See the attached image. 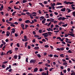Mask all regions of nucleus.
<instances>
[{
  "label": "nucleus",
  "mask_w": 75,
  "mask_h": 75,
  "mask_svg": "<svg viewBox=\"0 0 75 75\" xmlns=\"http://www.w3.org/2000/svg\"><path fill=\"white\" fill-rule=\"evenodd\" d=\"M52 9L53 10H54L55 8L54 6H53V4H52Z\"/></svg>",
  "instance_id": "nucleus-41"
},
{
  "label": "nucleus",
  "mask_w": 75,
  "mask_h": 75,
  "mask_svg": "<svg viewBox=\"0 0 75 75\" xmlns=\"http://www.w3.org/2000/svg\"><path fill=\"white\" fill-rule=\"evenodd\" d=\"M47 33L50 36H51V35L52 34V32H48Z\"/></svg>",
  "instance_id": "nucleus-14"
},
{
  "label": "nucleus",
  "mask_w": 75,
  "mask_h": 75,
  "mask_svg": "<svg viewBox=\"0 0 75 75\" xmlns=\"http://www.w3.org/2000/svg\"><path fill=\"white\" fill-rule=\"evenodd\" d=\"M47 63H48V64H50V62H51L49 60H47Z\"/></svg>",
  "instance_id": "nucleus-62"
},
{
  "label": "nucleus",
  "mask_w": 75,
  "mask_h": 75,
  "mask_svg": "<svg viewBox=\"0 0 75 75\" xmlns=\"http://www.w3.org/2000/svg\"><path fill=\"white\" fill-rule=\"evenodd\" d=\"M1 42H2V43L3 44H4V45H5L6 44V42H4V40H1Z\"/></svg>",
  "instance_id": "nucleus-23"
},
{
  "label": "nucleus",
  "mask_w": 75,
  "mask_h": 75,
  "mask_svg": "<svg viewBox=\"0 0 75 75\" xmlns=\"http://www.w3.org/2000/svg\"><path fill=\"white\" fill-rule=\"evenodd\" d=\"M36 62V60L34 59H31L30 62V63H32L33 64H34Z\"/></svg>",
  "instance_id": "nucleus-2"
},
{
  "label": "nucleus",
  "mask_w": 75,
  "mask_h": 75,
  "mask_svg": "<svg viewBox=\"0 0 75 75\" xmlns=\"http://www.w3.org/2000/svg\"><path fill=\"white\" fill-rule=\"evenodd\" d=\"M6 46L5 45L3 47V48H2V50H3V51H4L5 50V49L4 48H5Z\"/></svg>",
  "instance_id": "nucleus-26"
},
{
  "label": "nucleus",
  "mask_w": 75,
  "mask_h": 75,
  "mask_svg": "<svg viewBox=\"0 0 75 75\" xmlns=\"http://www.w3.org/2000/svg\"><path fill=\"white\" fill-rule=\"evenodd\" d=\"M63 71L64 73H66L67 72V70L66 69H64V70H63Z\"/></svg>",
  "instance_id": "nucleus-59"
},
{
  "label": "nucleus",
  "mask_w": 75,
  "mask_h": 75,
  "mask_svg": "<svg viewBox=\"0 0 75 75\" xmlns=\"http://www.w3.org/2000/svg\"><path fill=\"white\" fill-rule=\"evenodd\" d=\"M21 26L22 28L24 27V25L23 24H22L21 25Z\"/></svg>",
  "instance_id": "nucleus-31"
},
{
  "label": "nucleus",
  "mask_w": 75,
  "mask_h": 75,
  "mask_svg": "<svg viewBox=\"0 0 75 75\" xmlns=\"http://www.w3.org/2000/svg\"><path fill=\"white\" fill-rule=\"evenodd\" d=\"M56 50L60 51L61 49L60 48H60H57L56 49Z\"/></svg>",
  "instance_id": "nucleus-56"
},
{
  "label": "nucleus",
  "mask_w": 75,
  "mask_h": 75,
  "mask_svg": "<svg viewBox=\"0 0 75 75\" xmlns=\"http://www.w3.org/2000/svg\"><path fill=\"white\" fill-rule=\"evenodd\" d=\"M38 13L39 14H41L42 13V11L39 10L38 11Z\"/></svg>",
  "instance_id": "nucleus-47"
},
{
  "label": "nucleus",
  "mask_w": 75,
  "mask_h": 75,
  "mask_svg": "<svg viewBox=\"0 0 75 75\" xmlns=\"http://www.w3.org/2000/svg\"><path fill=\"white\" fill-rule=\"evenodd\" d=\"M27 2V1L26 0H23V3H25Z\"/></svg>",
  "instance_id": "nucleus-24"
},
{
  "label": "nucleus",
  "mask_w": 75,
  "mask_h": 75,
  "mask_svg": "<svg viewBox=\"0 0 75 75\" xmlns=\"http://www.w3.org/2000/svg\"><path fill=\"white\" fill-rule=\"evenodd\" d=\"M62 17H59L58 18V20L59 21H61V20H62Z\"/></svg>",
  "instance_id": "nucleus-32"
},
{
  "label": "nucleus",
  "mask_w": 75,
  "mask_h": 75,
  "mask_svg": "<svg viewBox=\"0 0 75 75\" xmlns=\"http://www.w3.org/2000/svg\"><path fill=\"white\" fill-rule=\"evenodd\" d=\"M37 56L38 57H39V58H40L41 57V56L40 54H37Z\"/></svg>",
  "instance_id": "nucleus-39"
},
{
  "label": "nucleus",
  "mask_w": 75,
  "mask_h": 75,
  "mask_svg": "<svg viewBox=\"0 0 75 75\" xmlns=\"http://www.w3.org/2000/svg\"><path fill=\"white\" fill-rule=\"evenodd\" d=\"M40 48L38 46H37V47H34V49H36V50H38Z\"/></svg>",
  "instance_id": "nucleus-12"
},
{
  "label": "nucleus",
  "mask_w": 75,
  "mask_h": 75,
  "mask_svg": "<svg viewBox=\"0 0 75 75\" xmlns=\"http://www.w3.org/2000/svg\"><path fill=\"white\" fill-rule=\"evenodd\" d=\"M16 11H15L14 12H13L12 13V16H14L15 15V14H16Z\"/></svg>",
  "instance_id": "nucleus-16"
},
{
  "label": "nucleus",
  "mask_w": 75,
  "mask_h": 75,
  "mask_svg": "<svg viewBox=\"0 0 75 75\" xmlns=\"http://www.w3.org/2000/svg\"><path fill=\"white\" fill-rule=\"evenodd\" d=\"M16 46L18 47H20V45H19V43H17L16 44Z\"/></svg>",
  "instance_id": "nucleus-58"
},
{
  "label": "nucleus",
  "mask_w": 75,
  "mask_h": 75,
  "mask_svg": "<svg viewBox=\"0 0 75 75\" xmlns=\"http://www.w3.org/2000/svg\"><path fill=\"white\" fill-rule=\"evenodd\" d=\"M65 39V38H62V39L61 38L60 41L61 42H63L64 41V40Z\"/></svg>",
  "instance_id": "nucleus-21"
},
{
  "label": "nucleus",
  "mask_w": 75,
  "mask_h": 75,
  "mask_svg": "<svg viewBox=\"0 0 75 75\" xmlns=\"http://www.w3.org/2000/svg\"><path fill=\"white\" fill-rule=\"evenodd\" d=\"M54 14L56 15H57L58 14V13L57 12H54Z\"/></svg>",
  "instance_id": "nucleus-45"
},
{
  "label": "nucleus",
  "mask_w": 75,
  "mask_h": 75,
  "mask_svg": "<svg viewBox=\"0 0 75 75\" xmlns=\"http://www.w3.org/2000/svg\"><path fill=\"white\" fill-rule=\"evenodd\" d=\"M11 51H12V50H9L8 51V52L10 54H11L13 52Z\"/></svg>",
  "instance_id": "nucleus-28"
},
{
  "label": "nucleus",
  "mask_w": 75,
  "mask_h": 75,
  "mask_svg": "<svg viewBox=\"0 0 75 75\" xmlns=\"http://www.w3.org/2000/svg\"><path fill=\"white\" fill-rule=\"evenodd\" d=\"M44 47L45 48H48L49 47V46L48 45H45Z\"/></svg>",
  "instance_id": "nucleus-33"
},
{
  "label": "nucleus",
  "mask_w": 75,
  "mask_h": 75,
  "mask_svg": "<svg viewBox=\"0 0 75 75\" xmlns=\"http://www.w3.org/2000/svg\"><path fill=\"white\" fill-rule=\"evenodd\" d=\"M28 58H26V60H25V61L26 62H28Z\"/></svg>",
  "instance_id": "nucleus-63"
},
{
  "label": "nucleus",
  "mask_w": 75,
  "mask_h": 75,
  "mask_svg": "<svg viewBox=\"0 0 75 75\" xmlns=\"http://www.w3.org/2000/svg\"><path fill=\"white\" fill-rule=\"evenodd\" d=\"M70 36L73 37H75V36L74 35V34H73V33L72 34H71Z\"/></svg>",
  "instance_id": "nucleus-29"
},
{
  "label": "nucleus",
  "mask_w": 75,
  "mask_h": 75,
  "mask_svg": "<svg viewBox=\"0 0 75 75\" xmlns=\"http://www.w3.org/2000/svg\"><path fill=\"white\" fill-rule=\"evenodd\" d=\"M10 26H11V27H12V26H13V27H15V25H14V24H11L10 25Z\"/></svg>",
  "instance_id": "nucleus-42"
},
{
  "label": "nucleus",
  "mask_w": 75,
  "mask_h": 75,
  "mask_svg": "<svg viewBox=\"0 0 75 75\" xmlns=\"http://www.w3.org/2000/svg\"><path fill=\"white\" fill-rule=\"evenodd\" d=\"M4 45L3 44H1V45L0 46V48H1Z\"/></svg>",
  "instance_id": "nucleus-43"
},
{
  "label": "nucleus",
  "mask_w": 75,
  "mask_h": 75,
  "mask_svg": "<svg viewBox=\"0 0 75 75\" xmlns=\"http://www.w3.org/2000/svg\"><path fill=\"white\" fill-rule=\"evenodd\" d=\"M34 37L35 38L37 37V38H39L40 37V36H39V35H34Z\"/></svg>",
  "instance_id": "nucleus-18"
},
{
  "label": "nucleus",
  "mask_w": 75,
  "mask_h": 75,
  "mask_svg": "<svg viewBox=\"0 0 75 75\" xmlns=\"http://www.w3.org/2000/svg\"><path fill=\"white\" fill-rule=\"evenodd\" d=\"M42 41L44 42H46V40H45V39H43L42 40Z\"/></svg>",
  "instance_id": "nucleus-46"
},
{
  "label": "nucleus",
  "mask_w": 75,
  "mask_h": 75,
  "mask_svg": "<svg viewBox=\"0 0 75 75\" xmlns=\"http://www.w3.org/2000/svg\"><path fill=\"white\" fill-rule=\"evenodd\" d=\"M32 42L33 43H34L35 42V39H34L33 40H32Z\"/></svg>",
  "instance_id": "nucleus-60"
},
{
  "label": "nucleus",
  "mask_w": 75,
  "mask_h": 75,
  "mask_svg": "<svg viewBox=\"0 0 75 75\" xmlns=\"http://www.w3.org/2000/svg\"><path fill=\"white\" fill-rule=\"evenodd\" d=\"M64 4H66L67 5L68 4H70V2L69 1H65L64 2Z\"/></svg>",
  "instance_id": "nucleus-8"
},
{
  "label": "nucleus",
  "mask_w": 75,
  "mask_h": 75,
  "mask_svg": "<svg viewBox=\"0 0 75 75\" xmlns=\"http://www.w3.org/2000/svg\"><path fill=\"white\" fill-rule=\"evenodd\" d=\"M68 64V63L66 62H64L63 63V64L64 65H67Z\"/></svg>",
  "instance_id": "nucleus-50"
},
{
  "label": "nucleus",
  "mask_w": 75,
  "mask_h": 75,
  "mask_svg": "<svg viewBox=\"0 0 75 75\" xmlns=\"http://www.w3.org/2000/svg\"><path fill=\"white\" fill-rule=\"evenodd\" d=\"M24 39H22V41L23 42H26L27 41V38L26 36H24Z\"/></svg>",
  "instance_id": "nucleus-1"
},
{
  "label": "nucleus",
  "mask_w": 75,
  "mask_h": 75,
  "mask_svg": "<svg viewBox=\"0 0 75 75\" xmlns=\"http://www.w3.org/2000/svg\"><path fill=\"white\" fill-rule=\"evenodd\" d=\"M13 24H16V25H18V23L17 22H15L13 23Z\"/></svg>",
  "instance_id": "nucleus-27"
},
{
  "label": "nucleus",
  "mask_w": 75,
  "mask_h": 75,
  "mask_svg": "<svg viewBox=\"0 0 75 75\" xmlns=\"http://www.w3.org/2000/svg\"><path fill=\"white\" fill-rule=\"evenodd\" d=\"M23 12H28V11L26 9H23Z\"/></svg>",
  "instance_id": "nucleus-49"
},
{
  "label": "nucleus",
  "mask_w": 75,
  "mask_h": 75,
  "mask_svg": "<svg viewBox=\"0 0 75 75\" xmlns=\"http://www.w3.org/2000/svg\"><path fill=\"white\" fill-rule=\"evenodd\" d=\"M39 4L41 6H42L44 7V5L42 3H39Z\"/></svg>",
  "instance_id": "nucleus-20"
},
{
  "label": "nucleus",
  "mask_w": 75,
  "mask_h": 75,
  "mask_svg": "<svg viewBox=\"0 0 75 75\" xmlns=\"http://www.w3.org/2000/svg\"><path fill=\"white\" fill-rule=\"evenodd\" d=\"M18 57V55H15L13 56V58L15 59H17Z\"/></svg>",
  "instance_id": "nucleus-11"
},
{
  "label": "nucleus",
  "mask_w": 75,
  "mask_h": 75,
  "mask_svg": "<svg viewBox=\"0 0 75 75\" xmlns=\"http://www.w3.org/2000/svg\"><path fill=\"white\" fill-rule=\"evenodd\" d=\"M56 38L57 40L59 39L60 40L61 38H60V37H57Z\"/></svg>",
  "instance_id": "nucleus-40"
},
{
  "label": "nucleus",
  "mask_w": 75,
  "mask_h": 75,
  "mask_svg": "<svg viewBox=\"0 0 75 75\" xmlns=\"http://www.w3.org/2000/svg\"><path fill=\"white\" fill-rule=\"evenodd\" d=\"M64 6H57L56 7V8L57 9L58 8H63V7Z\"/></svg>",
  "instance_id": "nucleus-9"
},
{
  "label": "nucleus",
  "mask_w": 75,
  "mask_h": 75,
  "mask_svg": "<svg viewBox=\"0 0 75 75\" xmlns=\"http://www.w3.org/2000/svg\"><path fill=\"white\" fill-rule=\"evenodd\" d=\"M35 22L33 20H32V22H30V24H32L34 23Z\"/></svg>",
  "instance_id": "nucleus-36"
},
{
  "label": "nucleus",
  "mask_w": 75,
  "mask_h": 75,
  "mask_svg": "<svg viewBox=\"0 0 75 75\" xmlns=\"http://www.w3.org/2000/svg\"><path fill=\"white\" fill-rule=\"evenodd\" d=\"M67 53H72V52L71 50H69L67 52Z\"/></svg>",
  "instance_id": "nucleus-34"
},
{
  "label": "nucleus",
  "mask_w": 75,
  "mask_h": 75,
  "mask_svg": "<svg viewBox=\"0 0 75 75\" xmlns=\"http://www.w3.org/2000/svg\"><path fill=\"white\" fill-rule=\"evenodd\" d=\"M5 65L4 64H2L1 66V67L3 68H5Z\"/></svg>",
  "instance_id": "nucleus-37"
},
{
  "label": "nucleus",
  "mask_w": 75,
  "mask_h": 75,
  "mask_svg": "<svg viewBox=\"0 0 75 75\" xmlns=\"http://www.w3.org/2000/svg\"><path fill=\"white\" fill-rule=\"evenodd\" d=\"M33 14L32 13H30L29 15L30 18L32 19L33 18Z\"/></svg>",
  "instance_id": "nucleus-10"
},
{
  "label": "nucleus",
  "mask_w": 75,
  "mask_h": 75,
  "mask_svg": "<svg viewBox=\"0 0 75 75\" xmlns=\"http://www.w3.org/2000/svg\"><path fill=\"white\" fill-rule=\"evenodd\" d=\"M28 43V42H25V47H27V44Z\"/></svg>",
  "instance_id": "nucleus-25"
},
{
  "label": "nucleus",
  "mask_w": 75,
  "mask_h": 75,
  "mask_svg": "<svg viewBox=\"0 0 75 75\" xmlns=\"http://www.w3.org/2000/svg\"><path fill=\"white\" fill-rule=\"evenodd\" d=\"M54 69V68H51L50 69L49 71H51L52 70V69Z\"/></svg>",
  "instance_id": "nucleus-64"
},
{
  "label": "nucleus",
  "mask_w": 75,
  "mask_h": 75,
  "mask_svg": "<svg viewBox=\"0 0 75 75\" xmlns=\"http://www.w3.org/2000/svg\"><path fill=\"white\" fill-rule=\"evenodd\" d=\"M6 33L7 36L8 37L9 36V35L11 33L8 31H7Z\"/></svg>",
  "instance_id": "nucleus-5"
},
{
  "label": "nucleus",
  "mask_w": 75,
  "mask_h": 75,
  "mask_svg": "<svg viewBox=\"0 0 75 75\" xmlns=\"http://www.w3.org/2000/svg\"><path fill=\"white\" fill-rule=\"evenodd\" d=\"M42 35L44 36V37H47L48 36V33H43Z\"/></svg>",
  "instance_id": "nucleus-3"
},
{
  "label": "nucleus",
  "mask_w": 75,
  "mask_h": 75,
  "mask_svg": "<svg viewBox=\"0 0 75 75\" xmlns=\"http://www.w3.org/2000/svg\"><path fill=\"white\" fill-rule=\"evenodd\" d=\"M66 11V8H64L61 9V11L62 12H65Z\"/></svg>",
  "instance_id": "nucleus-7"
},
{
  "label": "nucleus",
  "mask_w": 75,
  "mask_h": 75,
  "mask_svg": "<svg viewBox=\"0 0 75 75\" xmlns=\"http://www.w3.org/2000/svg\"><path fill=\"white\" fill-rule=\"evenodd\" d=\"M64 50V47H60V50L63 51Z\"/></svg>",
  "instance_id": "nucleus-22"
},
{
  "label": "nucleus",
  "mask_w": 75,
  "mask_h": 75,
  "mask_svg": "<svg viewBox=\"0 0 75 75\" xmlns=\"http://www.w3.org/2000/svg\"><path fill=\"white\" fill-rule=\"evenodd\" d=\"M11 28L10 26H9L8 28H7V30H9Z\"/></svg>",
  "instance_id": "nucleus-55"
},
{
  "label": "nucleus",
  "mask_w": 75,
  "mask_h": 75,
  "mask_svg": "<svg viewBox=\"0 0 75 75\" xmlns=\"http://www.w3.org/2000/svg\"><path fill=\"white\" fill-rule=\"evenodd\" d=\"M53 22L54 23H56L57 22V21L56 20L54 21Z\"/></svg>",
  "instance_id": "nucleus-51"
},
{
  "label": "nucleus",
  "mask_w": 75,
  "mask_h": 75,
  "mask_svg": "<svg viewBox=\"0 0 75 75\" xmlns=\"http://www.w3.org/2000/svg\"><path fill=\"white\" fill-rule=\"evenodd\" d=\"M67 25H68V24H65L64 25L63 24L62 25V26L64 27H67Z\"/></svg>",
  "instance_id": "nucleus-19"
},
{
  "label": "nucleus",
  "mask_w": 75,
  "mask_h": 75,
  "mask_svg": "<svg viewBox=\"0 0 75 75\" xmlns=\"http://www.w3.org/2000/svg\"><path fill=\"white\" fill-rule=\"evenodd\" d=\"M38 68H35L34 69V72H37L38 71Z\"/></svg>",
  "instance_id": "nucleus-17"
},
{
  "label": "nucleus",
  "mask_w": 75,
  "mask_h": 75,
  "mask_svg": "<svg viewBox=\"0 0 75 75\" xmlns=\"http://www.w3.org/2000/svg\"><path fill=\"white\" fill-rule=\"evenodd\" d=\"M66 18H71V16L69 15H67L66 16Z\"/></svg>",
  "instance_id": "nucleus-52"
},
{
  "label": "nucleus",
  "mask_w": 75,
  "mask_h": 75,
  "mask_svg": "<svg viewBox=\"0 0 75 75\" xmlns=\"http://www.w3.org/2000/svg\"><path fill=\"white\" fill-rule=\"evenodd\" d=\"M59 32V30H57H57H55V31H54V32L56 33H58Z\"/></svg>",
  "instance_id": "nucleus-48"
},
{
  "label": "nucleus",
  "mask_w": 75,
  "mask_h": 75,
  "mask_svg": "<svg viewBox=\"0 0 75 75\" xmlns=\"http://www.w3.org/2000/svg\"><path fill=\"white\" fill-rule=\"evenodd\" d=\"M75 74V73L74 72H73L71 74V75H74Z\"/></svg>",
  "instance_id": "nucleus-61"
},
{
  "label": "nucleus",
  "mask_w": 75,
  "mask_h": 75,
  "mask_svg": "<svg viewBox=\"0 0 75 75\" xmlns=\"http://www.w3.org/2000/svg\"><path fill=\"white\" fill-rule=\"evenodd\" d=\"M60 56L61 57H64L65 55L63 54H62L60 55Z\"/></svg>",
  "instance_id": "nucleus-15"
},
{
  "label": "nucleus",
  "mask_w": 75,
  "mask_h": 75,
  "mask_svg": "<svg viewBox=\"0 0 75 75\" xmlns=\"http://www.w3.org/2000/svg\"><path fill=\"white\" fill-rule=\"evenodd\" d=\"M33 33L34 35H36V32H35V31H33Z\"/></svg>",
  "instance_id": "nucleus-57"
},
{
  "label": "nucleus",
  "mask_w": 75,
  "mask_h": 75,
  "mask_svg": "<svg viewBox=\"0 0 75 75\" xmlns=\"http://www.w3.org/2000/svg\"><path fill=\"white\" fill-rule=\"evenodd\" d=\"M67 11V13H69L70 12H71V10H70L69 8H67L66 11Z\"/></svg>",
  "instance_id": "nucleus-6"
},
{
  "label": "nucleus",
  "mask_w": 75,
  "mask_h": 75,
  "mask_svg": "<svg viewBox=\"0 0 75 75\" xmlns=\"http://www.w3.org/2000/svg\"><path fill=\"white\" fill-rule=\"evenodd\" d=\"M67 70L69 72L71 70V69L70 68H68Z\"/></svg>",
  "instance_id": "nucleus-44"
},
{
  "label": "nucleus",
  "mask_w": 75,
  "mask_h": 75,
  "mask_svg": "<svg viewBox=\"0 0 75 75\" xmlns=\"http://www.w3.org/2000/svg\"><path fill=\"white\" fill-rule=\"evenodd\" d=\"M39 32L40 33H41L42 32V30L41 29H40L39 30Z\"/></svg>",
  "instance_id": "nucleus-53"
},
{
  "label": "nucleus",
  "mask_w": 75,
  "mask_h": 75,
  "mask_svg": "<svg viewBox=\"0 0 75 75\" xmlns=\"http://www.w3.org/2000/svg\"><path fill=\"white\" fill-rule=\"evenodd\" d=\"M65 20V18L64 17H62V21H64Z\"/></svg>",
  "instance_id": "nucleus-30"
},
{
  "label": "nucleus",
  "mask_w": 75,
  "mask_h": 75,
  "mask_svg": "<svg viewBox=\"0 0 75 75\" xmlns=\"http://www.w3.org/2000/svg\"><path fill=\"white\" fill-rule=\"evenodd\" d=\"M40 18H41L42 19H44V16H41L40 17Z\"/></svg>",
  "instance_id": "nucleus-38"
},
{
  "label": "nucleus",
  "mask_w": 75,
  "mask_h": 75,
  "mask_svg": "<svg viewBox=\"0 0 75 75\" xmlns=\"http://www.w3.org/2000/svg\"><path fill=\"white\" fill-rule=\"evenodd\" d=\"M56 5H62V3H57V4H56Z\"/></svg>",
  "instance_id": "nucleus-35"
},
{
  "label": "nucleus",
  "mask_w": 75,
  "mask_h": 75,
  "mask_svg": "<svg viewBox=\"0 0 75 75\" xmlns=\"http://www.w3.org/2000/svg\"><path fill=\"white\" fill-rule=\"evenodd\" d=\"M50 21L53 22L54 21V19L52 18H50Z\"/></svg>",
  "instance_id": "nucleus-13"
},
{
  "label": "nucleus",
  "mask_w": 75,
  "mask_h": 75,
  "mask_svg": "<svg viewBox=\"0 0 75 75\" xmlns=\"http://www.w3.org/2000/svg\"><path fill=\"white\" fill-rule=\"evenodd\" d=\"M21 14L22 15H25L26 14L25 13H21Z\"/></svg>",
  "instance_id": "nucleus-54"
},
{
  "label": "nucleus",
  "mask_w": 75,
  "mask_h": 75,
  "mask_svg": "<svg viewBox=\"0 0 75 75\" xmlns=\"http://www.w3.org/2000/svg\"><path fill=\"white\" fill-rule=\"evenodd\" d=\"M25 23H30V21L28 20H26L25 21Z\"/></svg>",
  "instance_id": "nucleus-4"
}]
</instances>
